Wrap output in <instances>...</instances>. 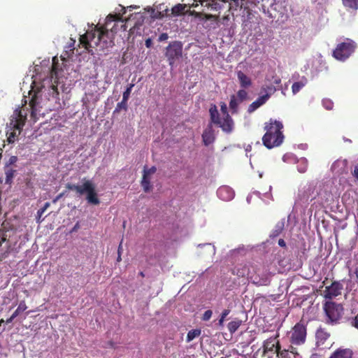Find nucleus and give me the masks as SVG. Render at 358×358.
Wrapping results in <instances>:
<instances>
[{
  "mask_svg": "<svg viewBox=\"0 0 358 358\" xmlns=\"http://www.w3.org/2000/svg\"><path fill=\"white\" fill-rule=\"evenodd\" d=\"M266 133L262 137L263 145L268 149L280 145L284 140L282 129L283 124L281 122L271 118L264 123Z\"/></svg>",
  "mask_w": 358,
  "mask_h": 358,
  "instance_id": "nucleus-1",
  "label": "nucleus"
},
{
  "mask_svg": "<svg viewBox=\"0 0 358 358\" xmlns=\"http://www.w3.org/2000/svg\"><path fill=\"white\" fill-rule=\"evenodd\" d=\"M66 188L69 190L75 191L78 196L86 194V200L90 204L97 206L100 203L95 185L90 180H85L82 185L69 182L66 185Z\"/></svg>",
  "mask_w": 358,
  "mask_h": 358,
  "instance_id": "nucleus-2",
  "label": "nucleus"
},
{
  "mask_svg": "<svg viewBox=\"0 0 358 358\" xmlns=\"http://www.w3.org/2000/svg\"><path fill=\"white\" fill-rule=\"evenodd\" d=\"M108 34V29L103 26H96L94 30L87 31L80 37V43L90 52L91 48H96L101 45L102 38Z\"/></svg>",
  "mask_w": 358,
  "mask_h": 358,
  "instance_id": "nucleus-3",
  "label": "nucleus"
},
{
  "mask_svg": "<svg viewBox=\"0 0 358 358\" xmlns=\"http://www.w3.org/2000/svg\"><path fill=\"white\" fill-rule=\"evenodd\" d=\"M324 311L327 317V322L336 324L343 317L344 308L342 304L334 301H327L324 304Z\"/></svg>",
  "mask_w": 358,
  "mask_h": 358,
  "instance_id": "nucleus-4",
  "label": "nucleus"
},
{
  "mask_svg": "<svg viewBox=\"0 0 358 358\" xmlns=\"http://www.w3.org/2000/svg\"><path fill=\"white\" fill-rule=\"evenodd\" d=\"M357 48L356 43L350 38L337 45L333 51V57L339 61H345L349 58Z\"/></svg>",
  "mask_w": 358,
  "mask_h": 358,
  "instance_id": "nucleus-5",
  "label": "nucleus"
},
{
  "mask_svg": "<svg viewBox=\"0 0 358 358\" xmlns=\"http://www.w3.org/2000/svg\"><path fill=\"white\" fill-rule=\"evenodd\" d=\"M306 326L302 322H298L289 331V342L292 345H301L306 342Z\"/></svg>",
  "mask_w": 358,
  "mask_h": 358,
  "instance_id": "nucleus-6",
  "label": "nucleus"
},
{
  "mask_svg": "<svg viewBox=\"0 0 358 358\" xmlns=\"http://www.w3.org/2000/svg\"><path fill=\"white\" fill-rule=\"evenodd\" d=\"M248 275L252 283L257 286H267L271 282V274L265 267L254 268L253 272L248 273Z\"/></svg>",
  "mask_w": 358,
  "mask_h": 358,
  "instance_id": "nucleus-7",
  "label": "nucleus"
},
{
  "mask_svg": "<svg viewBox=\"0 0 358 358\" xmlns=\"http://www.w3.org/2000/svg\"><path fill=\"white\" fill-rule=\"evenodd\" d=\"M182 44L180 41H173L166 48L165 56L167 57L169 64L173 66L176 60L182 57Z\"/></svg>",
  "mask_w": 358,
  "mask_h": 358,
  "instance_id": "nucleus-8",
  "label": "nucleus"
},
{
  "mask_svg": "<svg viewBox=\"0 0 358 358\" xmlns=\"http://www.w3.org/2000/svg\"><path fill=\"white\" fill-rule=\"evenodd\" d=\"M330 333L324 328H319L315 333L316 345L321 349L329 348L331 345L330 342Z\"/></svg>",
  "mask_w": 358,
  "mask_h": 358,
  "instance_id": "nucleus-9",
  "label": "nucleus"
},
{
  "mask_svg": "<svg viewBox=\"0 0 358 358\" xmlns=\"http://www.w3.org/2000/svg\"><path fill=\"white\" fill-rule=\"evenodd\" d=\"M27 120V114H22L21 110H16L10 120L9 127L17 129L20 134Z\"/></svg>",
  "mask_w": 358,
  "mask_h": 358,
  "instance_id": "nucleus-10",
  "label": "nucleus"
},
{
  "mask_svg": "<svg viewBox=\"0 0 358 358\" xmlns=\"http://www.w3.org/2000/svg\"><path fill=\"white\" fill-rule=\"evenodd\" d=\"M343 289V284L339 281H334L331 285L326 287L324 296L327 299H332L341 294Z\"/></svg>",
  "mask_w": 358,
  "mask_h": 358,
  "instance_id": "nucleus-11",
  "label": "nucleus"
},
{
  "mask_svg": "<svg viewBox=\"0 0 358 358\" xmlns=\"http://www.w3.org/2000/svg\"><path fill=\"white\" fill-rule=\"evenodd\" d=\"M279 334H277L274 337H270L264 341L263 343V354L266 355L268 352H275L280 349V344L277 340Z\"/></svg>",
  "mask_w": 358,
  "mask_h": 358,
  "instance_id": "nucleus-12",
  "label": "nucleus"
},
{
  "mask_svg": "<svg viewBox=\"0 0 358 358\" xmlns=\"http://www.w3.org/2000/svg\"><path fill=\"white\" fill-rule=\"evenodd\" d=\"M215 139L214 130L213 129L212 124H210L208 127L204 129L202 134V140L203 143L205 145L208 146L213 143Z\"/></svg>",
  "mask_w": 358,
  "mask_h": 358,
  "instance_id": "nucleus-13",
  "label": "nucleus"
},
{
  "mask_svg": "<svg viewBox=\"0 0 358 358\" xmlns=\"http://www.w3.org/2000/svg\"><path fill=\"white\" fill-rule=\"evenodd\" d=\"M218 196L224 201H229L232 199L234 196V192L228 186H222L220 187L217 192Z\"/></svg>",
  "mask_w": 358,
  "mask_h": 358,
  "instance_id": "nucleus-14",
  "label": "nucleus"
},
{
  "mask_svg": "<svg viewBox=\"0 0 358 358\" xmlns=\"http://www.w3.org/2000/svg\"><path fill=\"white\" fill-rule=\"evenodd\" d=\"M268 99L269 95L268 94L258 97L257 100L249 105L248 108V113H252L255 111L257 108L264 105Z\"/></svg>",
  "mask_w": 358,
  "mask_h": 358,
  "instance_id": "nucleus-15",
  "label": "nucleus"
},
{
  "mask_svg": "<svg viewBox=\"0 0 358 358\" xmlns=\"http://www.w3.org/2000/svg\"><path fill=\"white\" fill-rule=\"evenodd\" d=\"M223 131L226 133H230L232 131L234 128V121L229 115L224 117L222 121L220 120V123L217 124Z\"/></svg>",
  "mask_w": 358,
  "mask_h": 358,
  "instance_id": "nucleus-16",
  "label": "nucleus"
},
{
  "mask_svg": "<svg viewBox=\"0 0 358 358\" xmlns=\"http://www.w3.org/2000/svg\"><path fill=\"white\" fill-rule=\"evenodd\" d=\"M352 352L350 349L338 348L336 350L329 358H352Z\"/></svg>",
  "mask_w": 358,
  "mask_h": 358,
  "instance_id": "nucleus-17",
  "label": "nucleus"
},
{
  "mask_svg": "<svg viewBox=\"0 0 358 358\" xmlns=\"http://www.w3.org/2000/svg\"><path fill=\"white\" fill-rule=\"evenodd\" d=\"M237 77L242 88H248L252 85V80L243 71H238L237 72Z\"/></svg>",
  "mask_w": 358,
  "mask_h": 358,
  "instance_id": "nucleus-18",
  "label": "nucleus"
},
{
  "mask_svg": "<svg viewBox=\"0 0 358 358\" xmlns=\"http://www.w3.org/2000/svg\"><path fill=\"white\" fill-rule=\"evenodd\" d=\"M209 113L210 117V121L215 124L220 123V114L216 105L212 104L209 108Z\"/></svg>",
  "mask_w": 358,
  "mask_h": 358,
  "instance_id": "nucleus-19",
  "label": "nucleus"
},
{
  "mask_svg": "<svg viewBox=\"0 0 358 358\" xmlns=\"http://www.w3.org/2000/svg\"><path fill=\"white\" fill-rule=\"evenodd\" d=\"M7 128L8 129L6 131L7 141L9 143H13L17 138V136L19 135L18 131H17V129H16L15 128H10L9 127V123L7 124Z\"/></svg>",
  "mask_w": 358,
  "mask_h": 358,
  "instance_id": "nucleus-20",
  "label": "nucleus"
},
{
  "mask_svg": "<svg viewBox=\"0 0 358 358\" xmlns=\"http://www.w3.org/2000/svg\"><path fill=\"white\" fill-rule=\"evenodd\" d=\"M241 103H242V101H239V99L236 96V95L233 94L231 96L229 108L231 110L232 113H238V107Z\"/></svg>",
  "mask_w": 358,
  "mask_h": 358,
  "instance_id": "nucleus-21",
  "label": "nucleus"
},
{
  "mask_svg": "<svg viewBox=\"0 0 358 358\" xmlns=\"http://www.w3.org/2000/svg\"><path fill=\"white\" fill-rule=\"evenodd\" d=\"M141 184L145 192H149L151 191L152 186L150 183V176L143 174Z\"/></svg>",
  "mask_w": 358,
  "mask_h": 358,
  "instance_id": "nucleus-22",
  "label": "nucleus"
},
{
  "mask_svg": "<svg viewBox=\"0 0 358 358\" xmlns=\"http://www.w3.org/2000/svg\"><path fill=\"white\" fill-rule=\"evenodd\" d=\"M342 3L343 6L348 9L353 10L358 9V0H342Z\"/></svg>",
  "mask_w": 358,
  "mask_h": 358,
  "instance_id": "nucleus-23",
  "label": "nucleus"
},
{
  "mask_svg": "<svg viewBox=\"0 0 358 358\" xmlns=\"http://www.w3.org/2000/svg\"><path fill=\"white\" fill-rule=\"evenodd\" d=\"M294 350L295 348H294L292 345H290L288 350H281L280 348L279 350H277L275 353L277 354V357L278 358H288L289 352L295 353Z\"/></svg>",
  "mask_w": 358,
  "mask_h": 358,
  "instance_id": "nucleus-24",
  "label": "nucleus"
},
{
  "mask_svg": "<svg viewBox=\"0 0 358 358\" xmlns=\"http://www.w3.org/2000/svg\"><path fill=\"white\" fill-rule=\"evenodd\" d=\"M201 331L199 329H192L189 331L186 337V341L187 343L193 341L195 338L199 337L201 335Z\"/></svg>",
  "mask_w": 358,
  "mask_h": 358,
  "instance_id": "nucleus-25",
  "label": "nucleus"
},
{
  "mask_svg": "<svg viewBox=\"0 0 358 358\" xmlns=\"http://www.w3.org/2000/svg\"><path fill=\"white\" fill-rule=\"evenodd\" d=\"M29 106L31 107V117L33 119L34 122H36L37 120V109H36V101L32 97L29 102Z\"/></svg>",
  "mask_w": 358,
  "mask_h": 358,
  "instance_id": "nucleus-26",
  "label": "nucleus"
},
{
  "mask_svg": "<svg viewBox=\"0 0 358 358\" xmlns=\"http://www.w3.org/2000/svg\"><path fill=\"white\" fill-rule=\"evenodd\" d=\"M222 1L229 3V10H237L238 8H242V3L239 0H222Z\"/></svg>",
  "mask_w": 358,
  "mask_h": 358,
  "instance_id": "nucleus-27",
  "label": "nucleus"
},
{
  "mask_svg": "<svg viewBox=\"0 0 358 358\" xmlns=\"http://www.w3.org/2000/svg\"><path fill=\"white\" fill-rule=\"evenodd\" d=\"M122 20L120 14H109L106 18V24L108 25L110 22Z\"/></svg>",
  "mask_w": 358,
  "mask_h": 358,
  "instance_id": "nucleus-28",
  "label": "nucleus"
},
{
  "mask_svg": "<svg viewBox=\"0 0 358 358\" xmlns=\"http://www.w3.org/2000/svg\"><path fill=\"white\" fill-rule=\"evenodd\" d=\"M241 322L240 320H235L229 322L228 329L231 333H234L240 327Z\"/></svg>",
  "mask_w": 358,
  "mask_h": 358,
  "instance_id": "nucleus-29",
  "label": "nucleus"
},
{
  "mask_svg": "<svg viewBox=\"0 0 358 358\" xmlns=\"http://www.w3.org/2000/svg\"><path fill=\"white\" fill-rule=\"evenodd\" d=\"M313 187L309 185L303 193L301 195H299L300 199L308 201L310 197L311 194L313 193Z\"/></svg>",
  "mask_w": 358,
  "mask_h": 358,
  "instance_id": "nucleus-30",
  "label": "nucleus"
},
{
  "mask_svg": "<svg viewBox=\"0 0 358 358\" xmlns=\"http://www.w3.org/2000/svg\"><path fill=\"white\" fill-rule=\"evenodd\" d=\"M305 86V83H303L302 81L299 82H295L293 83L292 86V91L294 94H296L298 93L303 87Z\"/></svg>",
  "mask_w": 358,
  "mask_h": 358,
  "instance_id": "nucleus-31",
  "label": "nucleus"
},
{
  "mask_svg": "<svg viewBox=\"0 0 358 358\" xmlns=\"http://www.w3.org/2000/svg\"><path fill=\"white\" fill-rule=\"evenodd\" d=\"M27 308V306L26 305L25 301H22L19 303V306H18L17 308L15 310L13 314H14V315L17 317L21 313H22L24 310H26Z\"/></svg>",
  "mask_w": 358,
  "mask_h": 358,
  "instance_id": "nucleus-32",
  "label": "nucleus"
},
{
  "mask_svg": "<svg viewBox=\"0 0 358 358\" xmlns=\"http://www.w3.org/2000/svg\"><path fill=\"white\" fill-rule=\"evenodd\" d=\"M183 9H184V6L182 4L178 3L172 8V9H171L172 14L173 15H179L182 13Z\"/></svg>",
  "mask_w": 358,
  "mask_h": 358,
  "instance_id": "nucleus-33",
  "label": "nucleus"
},
{
  "mask_svg": "<svg viewBox=\"0 0 358 358\" xmlns=\"http://www.w3.org/2000/svg\"><path fill=\"white\" fill-rule=\"evenodd\" d=\"M243 88L237 92L236 96L239 99V101H243L248 99V92Z\"/></svg>",
  "mask_w": 358,
  "mask_h": 358,
  "instance_id": "nucleus-34",
  "label": "nucleus"
},
{
  "mask_svg": "<svg viewBox=\"0 0 358 358\" xmlns=\"http://www.w3.org/2000/svg\"><path fill=\"white\" fill-rule=\"evenodd\" d=\"M50 207V203L49 202H46L43 207L40 208L38 211H37V222L38 223H41V217L42 216V215L45 213V211Z\"/></svg>",
  "mask_w": 358,
  "mask_h": 358,
  "instance_id": "nucleus-35",
  "label": "nucleus"
},
{
  "mask_svg": "<svg viewBox=\"0 0 358 358\" xmlns=\"http://www.w3.org/2000/svg\"><path fill=\"white\" fill-rule=\"evenodd\" d=\"M122 109L127 110V101L122 99L121 102L117 103L114 113H119Z\"/></svg>",
  "mask_w": 358,
  "mask_h": 358,
  "instance_id": "nucleus-36",
  "label": "nucleus"
},
{
  "mask_svg": "<svg viewBox=\"0 0 358 358\" xmlns=\"http://www.w3.org/2000/svg\"><path fill=\"white\" fill-rule=\"evenodd\" d=\"M134 86V85L131 84V83L127 86L126 90L123 92L122 99L128 101L130 94H131V90Z\"/></svg>",
  "mask_w": 358,
  "mask_h": 358,
  "instance_id": "nucleus-37",
  "label": "nucleus"
},
{
  "mask_svg": "<svg viewBox=\"0 0 358 358\" xmlns=\"http://www.w3.org/2000/svg\"><path fill=\"white\" fill-rule=\"evenodd\" d=\"M322 105L327 110H331L334 107V103L329 99H323Z\"/></svg>",
  "mask_w": 358,
  "mask_h": 358,
  "instance_id": "nucleus-38",
  "label": "nucleus"
},
{
  "mask_svg": "<svg viewBox=\"0 0 358 358\" xmlns=\"http://www.w3.org/2000/svg\"><path fill=\"white\" fill-rule=\"evenodd\" d=\"M157 171V168L155 166H152L150 169H148L147 166L144 167L143 174L150 176L152 174H154Z\"/></svg>",
  "mask_w": 358,
  "mask_h": 358,
  "instance_id": "nucleus-39",
  "label": "nucleus"
},
{
  "mask_svg": "<svg viewBox=\"0 0 358 358\" xmlns=\"http://www.w3.org/2000/svg\"><path fill=\"white\" fill-rule=\"evenodd\" d=\"M229 313H230V310H229V309H224V310L222 311V314H221V315H220V320H219V324H220V325H222V323L224 322V320H225L226 317L229 314Z\"/></svg>",
  "mask_w": 358,
  "mask_h": 358,
  "instance_id": "nucleus-40",
  "label": "nucleus"
},
{
  "mask_svg": "<svg viewBox=\"0 0 358 358\" xmlns=\"http://www.w3.org/2000/svg\"><path fill=\"white\" fill-rule=\"evenodd\" d=\"M6 182L10 183L14 176V171L10 169L6 172Z\"/></svg>",
  "mask_w": 358,
  "mask_h": 358,
  "instance_id": "nucleus-41",
  "label": "nucleus"
},
{
  "mask_svg": "<svg viewBox=\"0 0 358 358\" xmlns=\"http://www.w3.org/2000/svg\"><path fill=\"white\" fill-rule=\"evenodd\" d=\"M213 312L210 310H206L202 316V320L203 321H208L212 317Z\"/></svg>",
  "mask_w": 358,
  "mask_h": 358,
  "instance_id": "nucleus-42",
  "label": "nucleus"
},
{
  "mask_svg": "<svg viewBox=\"0 0 358 358\" xmlns=\"http://www.w3.org/2000/svg\"><path fill=\"white\" fill-rule=\"evenodd\" d=\"M220 110L222 113L224 115V116H227V115H229L227 110V104L224 102L220 103Z\"/></svg>",
  "mask_w": 358,
  "mask_h": 358,
  "instance_id": "nucleus-43",
  "label": "nucleus"
},
{
  "mask_svg": "<svg viewBox=\"0 0 358 358\" xmlns=\"http://www.w3.org/2000/svg\"><path fill=\"white\" fill-rule=\"evenodd\" d=\"M351 325L358 329V314L351 320Z\"/></svg>",
  "mask_w": 358,
  "mask_h": 358,
  "instance_id": "nucleus-44",
  "label": "nucleus"
},
{
  "mask_svg": "<svg viewBox=\"0 0 358 358\" xmlns=\"http://www.w3.org/2000/svg\"><path fill=\"white\" fill-rule=\"evenodd\" d=\"M66 194V191H64L61 193H59L53 200L52 203H57L60 199H62L63 196H64Z\"/></svg>",
  "mask_w": 358,
  "mask_h": 358,
  "instance_id": "nucleus-45",
  "label": "nucleus"
},
{
  "mask_svg": "<svg viewBox=\"0 0 358 358\" xmlns=\"http://www.w3.org/2000/svg\"><path fill=\"white\" fill-rule=\"evenodd\" d=\"M168 38H169L168 34L162 33L159 35L158 41H166Z\"/></svg>",
  "mask_w": 358,
  "mask_h": 358,
  "instance_id": "nucleus-46",
  "label": "nucleus"
},
{
  "mask_svg": "<svg viewBox=\"0 0 358 358\" xmlns=\"http://www.w3.org/2000/svg\"><path fill=\"white\" fill-rule=\"evenodd\" d=\"M6 240V236L3 231H0V247L1 246L2 243L5 242Z\"/></svg>",
  "mask_w": 358,
  "mask_h": 358,
  "instance_id": "nucleus-47",
  "label": "nucleus"
},
{
  "mask_svg": "<svg viewBox=\"0 0 358 358\" xmlns=\"http://www.w3.org/2000/svg\"><path fill=\"white\" fill-rule=\"evenodd\" d=\"M352 175L356 179L358 180V164L355 166Z\"/></svg>",
  "mask_w": 358,
  "mask_h": 358,
  "instance_id": "nucleus-48",
  "label": "nucleus"
},
{
  "mask_svg": "<svg viewBox=\"0 0 358 358\" xmlns=\"http://www.w3.org/2000/svg\"><path fill=\"white\" fill-rule=\"evenodd\" d=\"M145 45L147 48H150L152 45V39L148 38L145 40Z\"/></svg>",
  "mask_w": 358,
  "mask_h": 358,
  "instance_id": "nucleus-49",
  "label": "nucleus"
},
{
  "mask_svg": "<svg viewBox=\"0 0 358 358\" xmlns=\"http://www.w3.org/2000/svg\"><path fill=\"white\" fill-rule=\"evenodd\" d=\"M278 245H279L280 247H282V248L286 247V243H285V241L283 239H282V238H280V239H279V240H278Z\"/></svg>",
  "mask_w": 358,
  "mask_h": 358,
  "instance_id": "nucleus-50",
  "label": "nucleus"
},
{
  "mask_svg": "<svg viewBox=\"0 0 358 358\" xmlns=\"http://www.w3.org/2000/svg\"><path fill=\"white\" fill-rule=\"evenodd\" d=\"M16 317L15 315L13 313L12 315L6 320V323H10Z\"/></svg>",
  "mask_w": 358,
  "mask_h": 358,
  "instance_id": "nucleus-51",
  "label": "nucleus"
},
{
  "mask_svg": "<svg viewBox=\"0 0 358 358\" xmlns=\"http://www.w3.org/2000/svg\"><path fill=\"white\" fill-rule=\"evenodd\" d=\"M310 358H322V357L317 353H314V354L311 355Z\"/></svg>",
  "mask_w": 358,
  "mask_h": 358,
  "instance_id": "nucleus-52",
  "label": "nucleus"
},
{
  "mask_svg": "<svg viewBox=\"0 0 358 358\" xmlns=\"http://www.w3.org/2000/svg\"><path fill=\"white\" fill-rule=\"evenodd\" d=\"M214 18H215V15H206V19L207 20H210V19H214Z\"/></svg>",
  "mask_w": 358,
  "mask_h": 358,
  "instance_id": "nucleus-53",
  "label": "nucleus"
},
{
  "mask_svg": "<svg viewBox=\"0 0 358 358\" xmlns=\"http://www.w3.org/2000/svg\"><path fill=\"white\" fill-rule=\"evenodd\" d=\"M299 172L304 173L306 171V166L301 167V169H299Z\"/></svg>",
  "mask_w": 358,
  "mask_h": 358,
  "instance_id": "nucleus-54",
  "label": "nucleus"
},
{
  "mask_svg": "<svg viewBox=\"0 0 358 358\" xmlns=\"http://www.w3.org/2000/svg\"><path fill=\"white\" fill-rule=\"evenodd\" d=\"M121 250H122V242L120 243V244L119 245V247H118V250H117L118 254H121Z\"/></svg>",
  "mask_w": 358,
  "mask_h": 358,
  "instance_id": "nucleus-55",
  "label": "nucleus"
},
{
  "mask_svg": "<svg viewBox=\"0 0 358 358\" xmlns=\"http://www.w3.org/2000/svg\"><path fill=\"white\" fill-rule=\"evenodd\" d=\"M121 260H122L121 254H118L117 257V262H120Z\"/></svg>",
  "mask_w": 358,
  "mask_h": 358,
  "instance_id": "nucleus-56",
  "label": "nucleus"
},
{
  "mask_svg": "<svg viewBox=\"0 0 358 358\" xmlns=\"http://www.w3.org/2000/svg\"><path fill=\"white\" fill-rule=\"evenodd\" d=\"M355 273L356 275V278L358 280V267L355 268Z\"/></svg>",
  "mask_w": 358,
  "mask_h": 358,
  "instance_id": "nucleus-57",
  "label": "nucleus"
},
{
  "mask_svg": "<svg viewBox=\"0 0 358 358\" xmlns=\"http://www.w3.org/2000/svg\"><path fill=\"white\" fill-rule=\"evenodd\" d=\"M139 275H140L141 277H143V278L145 276L144 273H143V271H141V272L139 273Z\"/></svg>",
  "mask_w": 358,
  "mask_h": 358,
  "instance_id": "nucleus-58",
  "label": "nucleus"
},
{
  "mask_svg": "<svg viewBox=\"0 0 358 358\" xmlns=\"http://www.w3.org/2000/svg\"><path fill=\"white\" fill-rule=\"evenodd\" d=\"M4 322V320L3 319H1L0 320V326L1 325V324H3Z\"/></svg>",
  "mask_w": 358,
  "mask_h": 358,
  "instance_id": "nucleus-59",
  "label": "nucleus"
},
{
  "mask_svg": "<svg viewBox=\"0 0 358 358\" xmlns=\"http://www.w3.org/2000/svg\"><path fill=\"white\" fill-rule=\"evenodd\" d=\"M314 199H315V196H313L310 200L312 201Z\"/></svg>",
  "mask_w": 358,
  "mask_h": 358,
  "instance_id": "nucleus-60",
  "label": "nucleus"
},
{
  "mask_svg": "<svg viewBox=\"0 0 358 358\" xmlns=\"http://www.w3.org/2000/svg\"><path fill=\"white\" fill-rule=\"evenodd\" d=\"M221 358H224V357H221Z\"/></svg>",
  "mask_w": 358,
  "mask_h": 358,
  "instance_id": "nucleus-61",
  "label": "nucleus"
}]
</instances>
